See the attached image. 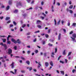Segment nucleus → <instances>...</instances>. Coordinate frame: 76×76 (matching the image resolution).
Masks as SVG:
<instances>
[{"label":"nucleus","instance_id":"nucleus-54","mask_svg":"<svg viewBox=\"0 0 76 76\" xmlns=\"http://www.w3.org/2000/svg\"><path fill=\"white\" fill-rule=\"evenodd\" d=\"M10 73H12V74H15V73L13 72L12 71H11L10 72Z\"/></svg>","mask_w":76,"mask_h":76},{"label":"nucleus","instance_id":"nucleus-7","mask_svg":"<svg viewBox=\"0 0 76 76\" xmlns=\"http://www.w3.org/2000/svg\"><path fill=\"white\" fill-rule=\"evenodd\" d=\"M72 26H73V28H75L76 26V23H73L72 25Z\"/></svg>","mask_w":76,"mask_h":76},{"label":"nucleus","instance_id":"nucleus-45","mask_svg":"<svg viewBox=\"0 0 76 76\" xmlns=\"http://www.w3.org/2000/svg\"><path fill=\"white\" fill-rule=\"evenodd\" d=\"M13 24H11L10 25V28H12V27H13Z\"/></svg>","mask_w":76,"mask_h":76},{"label":"nucleus","instance_id":"nucleus-6","mask_svg":"<svg viewBox=\"0 0 76 76\" xmlns=\"http://www.w3.org/2000/svg\"><path fill=\"white\" fill-rule=\"evenodd\" d=\"M11 41L12 42H13L15 44H16L17 42L16 41H15V39H11Z\"/></svg>","mask_w":76,"mask_h":76},{"label":"nucleus","instance_id":"nucleus-25","mask_svg":"<svg viewBox=\"0 0 76 76\" xmlns=\"http://www.w3.org/2000/svg\"><path fill=\"white\" fill-rule=\"evenodd\" d=\"M48 45H49V46H50V47H52V46H53V44H52L50 43H49L48 44Z\"/></svg>","mask_w":76,"mask_h":76},{"label":"nucleus","instance_id":"nucleus-49","mask_svg":"<svg viewBox=\"0 0 76 76\" xmlns=\"http://www.w3.org/2000/svg\"><path fill=\"white\" fill-rule=\"evenodd\" d=\"M37 27H38V28H41V26L39 25H38V26H37Z\"/></svg>","mask_w":76,"mask_h":76},{"label":"nucleus","instance_id":"nucleus-64","mask_svg":"<svg viewBox=\"0 0 76 76\" xmlns=\"http://www.w3.org/2000/svg\"><path fill=\"white\" fill-rule=\"evenodd\" d=\"M30 32H28L27 33V35H30Z\"/></svg>","mask_w":76,"mask_h":76},{"label":"nucleus","instance_id":"nucleus-19","mask_svg":"<svg viewBox=\"0 0 76 76\" xmlns=\"http://www.w3.org/2000/svg\"><path fill=\"white\" fill-rule=\"evenodd\" d=\"M10 19V17H6L5 20H9Z\"/></svg>","mask_w":76,"mask_h":76},{"label":"nucleus","instance_id":"nucleus-51","mask_svg":"<svg viewBox=\"0 0 76 76\" xmlns=\"http://www.w3.org/2000/svg\"><path fill=\"white\" fill-rule=\"evenodd\" d=\"M26 26V25H25V24H24L22 25V27H22V28H24V27H25Z\"/></svg>","mask_w":76,"mask_h":76},{"label":"nucleus","instance_id":"nucleus-38","mask_svg":"<svg viewBox=\"0 0 76 76\" xmlns=\"http://www.w3.org/2000/svg\"><path fill=\"white\" fill-rule=\"evenodd\" d=\"M32 67H30L29 68V71H31V70H32Z\"/></svg>","mask_w":76,"mask_h":76},{"label":"nucleus","instance_id":"nucleus-14","mask_svg":"<svg viewBox=\"0 0 76 76\" xmlns=\"http://www.w3.org/2000/svg\"><path fill=\"white\" fill-rule=\"evenodd\" d=\"M72 52H69L68 53V54L67 55V56L69 57V56H70V55H71V54H72Z\"/></svg>","mask_w":76,"mask_h":76},{"label":"nucleus","instance_id":"nucleus-10","mask_svg":"<svg viewBox=\"0 0 76 76\" xmlns=\"http://www.w3.org/2000/svg\"><path fill=\"white\" fill-rule=\"evenodd\" d=\"M49 65V64L47 62L45 63V65L46 67H48V66Z\"/></svg>","mask_w":76,"mask_h":76},{"label":"nucleus","instance_id":"nucleus-1","mask_svg":"<svg viewBox=\"0 0 76 76\" xmlns=\"http://www.w3.org/2000/svg\"><path fill=\"white\" fill-rule=\"evenodd\" d=\"M72 37H71V38L72 39V40L74 42H76V41L75 40V38H76V34H74L72 35Z\"/></svg>","mask_w":76,"mask_h":76},{"label":"nucleus","instance_id":"nucleus-4","mask_svg":"<svg viewBox=\"0 0 76 76\" xmlns=\"http://www.w3.org/2000/svg\"><path fill=\"white\" fill-rule=\"evenodd\" d=\"M12 50H11L10 49H8V53L9 54H11L12 53Z\"/></svg>","mask_w":76,"mask_h":76},{"label":"nucleus","instance_id":"nucleus-31","mask_svg":"<svg viewBox=\"0 0 76 76\" xmlns=\"http://www.w3.org/2000/svg\"><path fill=\"white\" fill-rule=\"evenodd\" d=\"M57 5L58 6H60V4L59 2H57Z\"/></svg>","mask_w":76,"mask_h":76},{"label":"nucleus","instance_id":"nucleus-18","mask_svg":"<svg viewBox=\"0 0 76 76\" xmlns=\"http://www.w3.org/2000/svg\"><path fill=\"white\" fill-rule=\"evenodd\" d=\"M10 8V6H8L7 7L6 9L7 10H8L9 9V8Z\"/></svg>","mask_w":76,"mask_h":76},{"label":"nucleus","instance_id":"nucleus-26","mask_svg":"<svg viewBox=\"0 0 76 76\" xmlns=\"http://www.w3.org/2000/svg\"><path fill=\"white\" fill-rule=\"evenodd\" d=\"M63 55H66V50H64L63 52Z\"/></svg>","mask_w":76,"mask_h":76},{"label":"nucleus","instance_id":"nucleus-61","mask_svg":"<svg viewBox=\"0 0 76 76\" xmlns=\"http://www.w3.org/2000/svg\"><path fill=\"white\" fill-rule=\"evenodd\" d=\"M37 41V39H35L33 40V42H36Z\"/></svg>","mask_w":76,"mask_h":76},{"label":"nucleus","instance_id":"nucleus-12","mask_svg":"<svg viewBox=\"0 0 76 76\" xmlns=\"http://www.w3.org/2000/svg\"><path fill=\"white\" fill-rule=\"evenodd\" d=\"M3 42H5L6 41V39H2Z\"/></svg>","mask_w":76,"mask_h":76},{"label":"nucleus","instance_id":"nucleus-22","mask_svg":"<svg viewBox=\"0 0 76 76\" xmlns=\"http://www.w3.org/2000/svg\"><path fill=\"white\" fill-rule=\"evenodd\" d=\"M11 37V36H10V35H9L8 36V37H7V41H9L10 37Z\"/></svg>","mask_w":76,"mask_h":76},{"label":"nucleus","instance_id":"nucleus-40","mask_svg":"<svg viewBox=\"0 0 76 76\" xmlns=\"http://www.w3.org/2000/svg\"><path fill=\"white\" fill-rule=\"evenodd\" d=\"M73 31H71L70 33H69V34L70 35H71V34H73Z\"/></svg>","mask_w":76,"mask_h":76},{"label":"nucleus","instance_id":"nucleus-53","mask_svg":"<svg viewBox=\"0 0 76 76\" xmlns=\"http://www.w3.org/2000/svg\"><path fill=\"white\" fill-rule=\"evenodd\" d=\"M35 53H36L37 54V53H38V50H36L35 51Z\"/></svg>","mask_w":76,"mask_h":76},{"label":"nucleus","instance_id":"nucleus-8","mask_svg":"<svg viewBox=\"0 0 76 76\" xmlns=\"http://www.w3.org/2000/svg\"><path fill=\"white\" fill-rule=\"evenodd\" d=\"M11 67L12 69H13L14 68V63L13 62L12 63L11 65Z\"/></svg>","mask_w":76,"mask_h":76},{"label":"nucleus","instance_id":"nucleus-43","mask_svg":"<svg viewBox=\"0 0 76 76\" xmlns=\"http://www.w3.org/2000/svg\"><path fill=\"white\" fill-rule=\"evenodd\" d=\"M67 26H70V23L69 22L68 23H67Z\"/></svg>","mask_w":76,"mask_h":76},{"label":"nucleus","instance_id":"nucleus-48","mask_svg":"<svg viewBox=\"0 0 76 76\" xmlns=\"http://www.w3.org/2000/svg\"><path fill=\"white\" fill-rule=\"evenodd\" d=\"M60 63H62V64H64V62L61 61H60Z\"/></svg>","mask_w":76,"mask_h":76},{"label":"nucleus","instance_id":"nucleus-30","mask_svg":"<svg viewBox=\"0 0 76 76\" xmlns=\"http://www.w3.org/2000/svg\"><path fill=\"white\" fill-rule=\"evenodd\" d=\"M69 12L70 13H71L72 14L73 13V11L72 10H69Z\"/></svg>","mask_w":76,"mask_h":76},{"label":"nucleus","instance_id":"nucleus-23","mask_svg":"<svg viewBox=\"0 0 76 76\" xmlns=\"http://www.w3.org/2000/svg\"><path fill=\"white\" fill-rule=\"evenodd\" d=\"M1 5H2L1 6V9H4V7H5V6H4V5H3V4H2Z\"/></svg>","mask_w":76,"mask_h":76},{"label":"nucleus","instance_id":"nucleus-11","mask_svg":"<svg viewBox=\"0 0 76 76\" xmlns=\"http://www.w3.org/2000/svg\"><path fill=\"white\" fill-rule=\"evenodd\" d=\"M60 38H61V34L60 33L58 37V40H60Z\"/></svg>","mask_w":76,"mask_h":76},{"label":"nucleus","instance_id":"nucleus-21","mask_svg":"<svg viewBox=\"0 0 76 76\" xmlns=\"http://www.w3.org/2000/svg\"><path fill=\"white\" fill-rule=\"evenodd\" d=\"M23 27H21L20 28V32H22L23 31V29H22V28Z\"/></svg>","mask_w":76,"mask_h":76},{"label":"nucleus","instance_id":"nucleus-17","mask_svg":"<svg viewBox=\"0 0 76 76\" xmlns=\"http://www.w3.org/2000/svg\"><path fill=\"white\" fill-rule=\"evenodd\" d=\"M12 3V0H9V4H11Z\"/></svg>","mask_w":76,"mask_h":76},{"label":"nucleus","instance_id":"nucleus-62","mask_svg":"<svg viewBox=\"0 0 76 76\" xmlns=\"http://www.w3.org/2000/svg\"><path fill=\"white\" fill-rule=\"evenodd\" d=\"M42 15H43L44 16H45H45H46V15L45 14H44V13H42Z\"/></svg>","mask_w":76,"mask_h":76},{"label":"nucleus","instance_id":"nucleus-27","mask_svg":"<svg viewBox=\"0 0 76 76\" xmlns=\"http://www.w3.org/2000/svg\"><path fill=\"white\" fill-rule=\"evenodd\" d=\"M61 74H62L63 75H64V71H61Z\"/></svg>","mask_w":76,"mask_h":76},{"label":"nucleus","instance_id":"nucleus-60","mask_svg":"<svg viewBox=\"0 0 76 76\" xmlns=\"http://www.w3.org/2000/svg\"><path fill=\"white\" fill-rule=\"evenodd\" d=\"M60 20H59L58 22H57V24L58 25H59L60 23Z\"/></svg>","mask_w":76,"mask_h":76},{"label":"nucleus","instance_id":"nucleus-58","mask_svg":"<svg viewBox=\"0 0 76 76\" xmlns=\"http://www.w3.org/2000/svg\"><path fill=\"white\" fill-rule=\"evenodd\" d=\"M41 18H42V20H43V19H44V17L43 16H41Z\"/></svg>","mask_w":76,"mask_h":76},{"label":"nucleus","instance_id":"nucleus-44","mask_svg":"<svg viewBox=\"0 0 76 76\" xmlns=\"http://www.w3.org/2000/svg\"><path fill=\"white\" fill-rule=\"evenodd\" d=\"M11 22V21H10V20H9V21H7V23H10Z\"/></svg>","mask_w":76,"mask_h":76},{"label":"nucleus","instance_id":"nucleus-28","mask_svg":"<svg viewBox=\"0 0 76 76\" xmlns=\"http://www.w3.org/2000/svg\"><path fill=\"white\" fill-rule=\"evenodd\" d=\"M7 44H10L11 42H10V41H7Z\"/></svg>","mask_w":76,"mask_h":76},{"label":"nucleus","instance_id":"nucleus-35","mask_svg":"<svg viewBox=\"0 0 76 76\" xmlns=\"http://www.w3.org/2000/svg\"><path fill=\"white\" fill-rule=\"evenodd\" d=\"M65 60L66 63H67V61H68V60H67V59H65Z\"/></svg>","mask_w":76,"mask_h":76},{"label":"nucleus","instance_id":"nucleus-34","mask_svg":"<svg viewBox=\"0 0 76 76\" xmlns=\"http://www.w3.org/2000/svg\"><path fill=\"white\" fill-rule=\"evenodd\" d=\"M57 48H56L55 49V53H57Z\"/></svg>","mask_w":76,"mask_h":76},{"label":"nucleus","instance_id":"nucleus-59","mask_svg":"<svg viewBox=\"0 0 76 76\" xmlns=\"http://www.w3.org/2000/svg\"><path fill=\"white\" fill-rule=\"evenodd\" d=\"M61 23H62V25H64V21H63V20H62V21H61Z\"/></svg>","mask_w":76,"mask_h":76},{"label":"nucleus","instance_id":"nucleus-13","mask_svg":"<svg viewBox=\"0 0 76 76\" xmlns=\"http://www.w3.org/2000/svg\"><path fill=\"white\" fill-rule=\"evenodd\" d=\"M38 67H39H39H40V66H41V64L40 62H39L38 63Z\"/></svg>","mask_w":76,"mask_h":76},{"label":"nucleus","instance_id":"nucleus-24","mask_svg":"<svg viewBox=\"0 0 76 76\" xmlns=\"http://www.w3.org/2000/svg\"><path fill=\"white\" fill-rule=\"evenodd\" d=\"M26 62V63H27V64H28V65H29L30 62L29 61H27Z\"/></svg>","mask_w":76,"mask_h":76},{"label":"nucleus","instance_id":"nucleus-39","mask_svg":"<svg viewBox=\"0 0 76 76\" xmlns=\"http://www.w3.org/2000/svg\"><path fill=\"white\" fill-rule=\"evenodd\" d=\"M14 49H15V50H16V49H17V47L15 46L14 47Z\"/></svg>","mask_w":76,"mask_h":76},{"label":"nucleus","instance_id":"nucleus-20","mask_svg":"<svg viewBox=\"0 0 76 76\" xmlns=\"http://www.w3.org/2000/svg\"><path fill=\"white\" fill-rule=\"evenodd\" d=\"M41 22V21L39 20H37V24H39V23H40Z\"/></svg>","mask_w":76,"mask_h":76},{"label":"nucleus","instance_id":"nucleus-57","mask_svg":"<svg viewBox=\"0 0 76 76\" xmlns=\"http://www.w3.org/2000/svg\"><path fill=\"white\" fill-rule=\"evenodd\" d=\"M21 58L22 60H25V58L23 57H21Z\"/></svg>","mask_w":76,"mask_h":76},{"label":"nucleus","instance_id":"nucleus-16","mask_svg":"<svg viewBox=\"0 0 76 76\" xmlns=\"http://www.w3.org/2000/svg\"><path fill=\"white\" fill-rule=\"evenodd\" d=\"M50 64L51 66H53V61H50Z\"/></svg>","mask_w":76,"mask_h":76},{"label":"nucleus","instance_id":"nucleus-32","mask_svg":"<svg viewBox=\"0 0 76 76\" xmlns=\"http://www.w3.org/2000/svg\"><path fill=\"white\" fill-rule=\"evenodd\" d=\"M2 61L3 62H5V60L3 59V58H2Z\"/></svg>","mask_w":76,"mask_h":76},{"label":"nucleus","instance_id":"nucleus-47","mask_svg":"<svg viewBox=\"0 0 76 76\" xmlns=\"http://www.w3.org/2000/svg\"><path fill=\"white\" fill-rule=\"evenodd\" d=\"M5 75H9V74H8V72H6L5 73Z\"/></svg>","mask_w":76,"mask_h":76},{"label":"nucleus","instance_id":"nucleus-29","mask_svg":"<svg viewBox=\"0 0 76 76\" xmlns=\"http://www.w3.org/2000/svg\"><path fill=\"white\" fill-rule=\"evenodd\" d=\"M73 5H71L69 7V9H72V8H73Z\"/></svg>","mask_w":76,"mask_h":76},{"label":"nucleus","instance_id":"nucleus-50","mask_svg":"<svg viewBox=\"0 0 76 76\" xmlns=\"http://www.w3.org/2000/svg\"><path fill=\"white\" fill-rule=\"evenodd\" d=\"M63 30L64 31V32H65V33H66V29L64 28V29H63Z\"/></svg>","mask_w":76,"mask_h":76},{"label":"nucleus","instance_id":"nucleus-33","mask_svg":"<svg viewBox=\"0 0 76 76\" xmlns=\"http://www.w3.org/2000/svg\"><path fill=\"white\" fill-rule=\"evenodd\" d=\"M40 31H35L34 32V33L35 34H36V33H39V32Z\"/></svg>","mask_w":76,"mask_h":76},{"label":"nucleus","instance_id":"nucleus-63","mask_svg":"<svg viewBox=\"0 0 76 76\" xmlns=\"http://www.w3.org/2000/svg\"><path fill=\"white\" fill-rule=\"evenodd\" d=\"M30 52H31L30 51H27V53H28V54H29V53H30Z\"/></svg>","mask_w":76,"mask_h":76},{"label":"nucleus","instance_id":"nucleus-46","mask_svg":"<svg viewBox=\"0 0 76 76\" xmlns=\"http://www.w3.org/2000/svg\"><path fill=\"white\" fill-rule=\"evenodd\" d=\"M56 4V0H54L53 1V4L54 5Z\"/></svg>","mask_w":76,"mask_h":76},{"label":"nucleus","instance_id":"nucleus-5","mask_svg":"<svg viewBox=\"0 0 76 76\" xmlns=\"http://www.w3.org/2000/svg\"><path fill=\"white\" fill-rule=\"evenodd\" d=\"M21 12H22V13H23V14H22V15H23V17H26V15L25 14H23V13H24V12H25V11L23 10H22L21 11Z\"/></svg>","mask_w":76,"mask_h":76},{"label":"nucleus","instance_id":"nucleus-2","mask_svg":"<svg viewBox=\"0 0 76 76\" xmlns=\"http://www.w3.org/2000/svg\"><path fill=\"white\" fill-rule=\"evenodd\" d=\"M17 7H21L22 5L20 2H17L16 4Z\"/></svg>","mask_w":76,"mask_h":76},{"label":"nucleus","instance_id":"nucleus-42","mask_svg":"<svg viewBox=\"0 0 76 76\" xmlns=\"http://www.w3.org/2000/svg\"><path fill=\"white\" fill-rule=\"evenodd\" d=\"M76 72V69H73L72 70V73H75Z\"/></svg>","mask_w":76,"mask_h":76},{"label":"nucleus","instance_id":"nucleus-55","mask_svg":"<svg viewBox=\"0 0 76 76\" xmlns=\"http://www.w3.org/2000/svg\"><path fill=\"white\" fill-rule=\"evenodd\" d=\"M27 1L28 3H30L31 1V0H26Z\"/></svg>","mask_w":76,"mask_h":76},{"label":"nucleus","instance_id":"nucleus-36","mask_svg":"<svg viewBox=\"0 0 76 76\" xmlns=\"http://www.w3.org/2000/svg\"><path fill=\"white\" fill-rule=\"evenodd\" d=\"M45 37L46 38H48L49 37V36L48 34H45Z\"/></svg>","mask_w":76,"mask_h":76},{"label":"nucleus","instance_id":"nucleus-41","mask_svg":"<svg viewBox=\"0 0 76 76\" xmlns=\"http://www.w3.org/2000/svg\"><path fill=\"white\" fill-rule=\"evenodd\" d=\"M13 23L15 25H16V23L15 22V21L13 22Z\"/></svg>","mask_w":76,"mask_h":76},{"label":"nucleus","instance_id":"nucleus-9","mask_svg":"<svg viewBox=\"0 0 76 76\" xmlns=\"http://www.w3.org/2000/svg\"><path fill=\"white\" fill-rule=\"evenodd\" d=\"M16 42L17 43H17H18V44H20V42H20V40H19V39H17V40L16 41Z\"/></svg>","mask_w":76,"mask_h":76},{"label":"nucleus","instance_id":"nucleus-3","mask_svg":"<svg viewBox=\"0 0 76 76\" xmlns=\"http://www.w3.org/2000/svg\"><path fill=\"white\" fill-rule=\"evenodd\" d=\"M0 45H2V46H4L5 48V50H6L7 49V46L5 44H3V43L2 42H1L0 43Z\"/></svg>","mask_w":76,"mask_h":76},{"label":"nucleus","instance_id":"nucleus-15","mask_svg":"<svg viewBox=\"0 0 76 76\" xmlns=\"http://www.w3.org/2000/svg\"><path fill=\"white\" fill-rule=\"evenodd\" d=\"M14 12L15 13H18V10H15L14 11Z\"/></svg>","mask_w":76,"mask_h":76},{"label":"nucleus","instance_id":"nucleus-37","mask_svg":"<svg viewBox=\"0 0 76 76\" xmlns=\"http://www.w3.org/2000/svg\"><path fill=\"white\" fill-rule=\"evenodd\" d=\"M54 22L55 23V25H56L57 23V22H56V19H54Z\"/></svg>","mask_w":76,"mask_h":76},{"label":"nucleus","instance_id":"nucleus-52","mask_svg":"<svg viewBox=\"0 0 76 76\" xmlns=\"http://www.w3.org/2000/svg\"><path fill=\"white\" fill-rule=\"evenodd\" d=\"M71 56H69L68 57V59L69 60H71Z\"/></svg>","mask_w":76,"mask_h":76},{"label":"nucleus","instance_id":"nucleus-56","mask_svg":"<svg viewBox=\"0 0 76 76\" xmlns=\"http://www.w3.org/2000/svg\"><path fill=\"white\" fill-rule=\"evenodd\" d=\"M0 37H2V38H4V37H6V36H0Z\"/></svg>","mask_w":76,"mask_h":76}]
</instances>
